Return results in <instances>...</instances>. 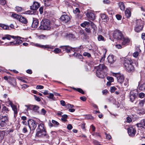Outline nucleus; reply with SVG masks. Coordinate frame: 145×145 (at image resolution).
I'll use <instances>...</instances> for the list:
<instances>
[{
  "label": "nucleus",
  "instance_id": "obj_1",
  "mask_svg": "<svg viewBox=\"0 0 145 145\" xmlns=\"http://www.w3.org/2000/svg\"><path fill=\"white\" fill-rule=\"evenodd\" d=\"M96 74L99 78H103L106 75L108 68L104 64H101L96 67Z\"/></svg>",
  "mask_w": 145,
  "mask_h": 145
},
{
  "label": "nucleus",
  "instance_id": "obj_2",
  "mask_svg": "<svg viewBox=\"0 0 145 145\" xmlns=\"http://www.w3.org/2000/svg\"><path fill=\"white\" fill-rule=\"evenodd\" d=\"M133 64V61L131 59H126L124 61V67L129 72L134 71L135 68Z\"/></svg>",
  "mask_w": 145,
  "mask_h": 145
},
{
  "label": "nucleus",
  "instance_id": "obj_3",
  "mask_svg": "<svg viewBox=\"0 0 145 145\" xmlns=\"http://www.w3.org/2000/svg\"><path fill=\"white\" fill-rule=\"evenodd\" d=\"M40 29L43 30H49L50 28V21L46 20L41 22V25L39 27Z\"/></svg>",
  "mask_w": 145,
  "mask_h": 145
},
{
  "label": "nucleus",
  "instance_id": "obj_4",
  "mask_svg": "<svg viewBox=\"0 0 145 145\" xmlns=\"http://www.w3.org/2000/svg\"><path fill=\"white\" fill-rule=\"evenodd\" d=\"M8 121V117L7 116H0V126L3 127H6Z\"/></svg>",
  "mask_w": 145,
  "mask_h": 145
},
{
  "label": "nucleus",
  "instance_id": "obj_5",
  "mask_svg": "<svg viewBox=\"0 0 145 145\" xmlns=\"http://www.w3.org/2000/svg\"><path fill=\"white\" fill-rule=\"evenodd\" d=\"M16 39L13 41L10 42L8 43H6L7 46H18L22 42V41L21 40L18 39L19 38L20 39V37H16Z\"/></svg>",
  "mask_w": 145,
  "mask_h": 145
},
{
  "label": "nucleus",
  "instance_id": "obj_6",
  "mask_svg": "<svg viewBox=\"0 0 145 145\" xmlns=\"http://www.w3.org/2000/svg\"><path fill=\"white\" fill-rule=\"evenodd\" d=\"M113 76L116 77L118 82L120 84L122 83L124 80L125 77L123 74L120 73H114Z\"/></svg>",
  "mask_w": 145,
  "mask_h": 145
},
{
  "label": "nucleus",
  "instance_id": "obj_7",
  "mask_svg": "<svg viewBox=\"0 0 145 145\" xmlns=\"http://www.w3.org/2000/svg\"><path fill=\"white\" fill-rule=\"evenodd\" d=\"M113 36L114 39L117 40H121L123 36L122 33L119 31L117 30L114 31Z\"/></svg>",
  "mask_w": 145,
  "mask_h": 145
},
{
  "label": "nucleus",
  "instance_id": "obj_8",
  "mask_svg": "<svg viewBox=\"0 0 145 145\" xmlns=\"http://www.w3.org/2000/svg\"><path fill=\"white\" fill-rule=\"evenodd\" d=\"M28 123L30 130L33 131L35 129L37 125L34 121L32 120H29Z\"/></svg>",
  "mask_w": 145,
  "mask_h": 145
},
{
  "label": "nucleus",
  "instance_id": "obj_9",
  "mask_svg": "<svg viewBox=\"0 0 145 145\" xmlns=\"http://www.w3.org/2000/svg\"><path fill=\"white\" fill-rule=\"evenodd\" d=\"M36 137L39 138H42L44 137L46 138L49 137L48 135L46 133V131H37L36 134Z\"/></svg>",
  "mask_w": 145,
  "mask_h": 145
},
{
  "label": "nucleus",
  "instance_id": "obj_10",
  "mask_svg": "<svg viewBox=\"0 0 145 145\" xmlns=\"http://www.w3.org/2000/svg\"><path fill=\"white\" fill-rule=\"evenodd\" d=\"M8 103L10 105V106L12 107L13 110L14 112V117L15 118L16 117L17 113L18 111L17 110L16 106L14 105L12 102L10 100H8Z\"/></svg>",
  "mask_w": 145,
  "mask_h": 145
},
{
  "label": "nucleus",
  "instance_id": "obj_11",
  "mask_svg": "<svg viewBox=\"0 0 145 145\" xmlns=\"http://www.w3.org/2000/svg\"><path fill=\"white\" fill-rule=\"evenodd\" d=\"M25 106L27 107V110H31L35 112H39L38 110L39 108V107L37 105H30L29 106H28L25 105Z\"/></svg>",
  "mask_w": 145,
  "mask_h": 145
},
{
  "label": "nucleus",
  "instance_id": "obj_12",
  "mask_svg": "<svg viewBox=\"0 0 145 145\" xmlns=\"http://www.w3.org/2000/svg\"><path fill=\"white\" fill-rule=\"evenodd\" d=\"M128 133L130 136L134 137L136 133V130L134 127H131L128 128Z\"/></svg>",
  "mask_w": 145,
  "mask_h": 145
},
{
  "label": "nucleus",
  "instance_id": "obj_13",
  "mask_svg": "<svg viewBox=\"0 0 145 145\" xmlns=\"http://www.w3.org/2000/svg\"><path fill=\"white\" fill-rule=\"evenodd\" d=\"M40 3L37 1H34L33 5L30 6V9L33 10H37L40 6Z\"/></svg>",
  "mask_w": 145,
  "mask_h": 145
},
{
  "label": "nucleus",
  "instance_id": "obj_14",
  "mask_svg": "<svg viewBox=\"0 0 145 145\" xmlns=\"http://www.w3.org/2000/svg\"><path fill=\"white\" fill-rule=\"evenodd\" d=\"M139 22V21H137V26L135 29V31L137 32H139L142 30L143 27V26L142 25V23H141L140 24V22Z\"/></svg>",
  "mask_w": 145,
  "mask_h": 145
},
{
  "label": "nucleus",
  "instance_id": "obj_15",
  "mask_svg": "<svg viewBox=\"0 0 145 145\" xmlns=\"http://www.w3.org/2000/svg\"><path fill=\"white\" fill-rule=\"evenodd\" d=\"M60 19L62 21L66 23L70 20L71 18L68 15L64 14L62 16Z\"/></svg>",
  "mask_w": 145,
  "mask_h": 145
},
{
  "label": "nucleus",
  "instance_id": "obj_16",
  "mask_svg": "<svg viewBox=\"0 0 145 145\" xmlns=\"http://www.w3.org/2000/svg\"><path fill=\"white\" fill-rule=\"evenodd\" d=\"M35 46L43 48H49L53 49L54 46L50 45H42L36 43L35 45Z\"/></svg>",
  "mask_w": 145,
  "mask_h": 145
},
{
  "label": "nucleus",
  "instance_id": "obj_17",
  "mask_svg": "<svg viewBox=\"0 0 145 145\" xmlns=\"http://www.w3.org/2000/svg\"><path fill=\"white\" fill-rule=\"evenodd\" d=\"M59 47L61 48L63 51L65 50L66 52L67 53H69L71 50H72L73 49L72 47L69 46H61Z\"/></svg>",
  "mask_w": 145,
  "mask_h": 145
},
{
  "label": "nucleus",
  "instance_id": "obj_18",
  "mask_svg": "<svg viewBox=\"0 0 145 145\" xmlns=\"http://www.w3.org/2000/svg\"><path fill=\"white\" fill-rule=\"evenodd\" d=\"M39 24V20L35 18H33L31 27L33 28H36L38 26Z\"/></svg>",
  "mask_w": 145,
  "mask_h": 145
},
{
  "label": "nucleus",
  "instance_id": "obj_19",
  "mask_svg": "<svg viewBox=\"0 0 145 145\" xmlns=\"http://www.w3.org/2000/svg\"><path fill=\"white\" fill-rule=\"evenodd\" d=\"M87 16L90 20H93L95 19V14L92 12H88L86 14Z\"/></svg>",
  "mask_w": 145,
  "mask_h": 145
},
{
  "label": "nucleus",
  "instance_id": "obj_20",
  "mask_svg": "<svg viewBox=\"0 0 145 145\" xmlns=\"http://www.w3.org/2000/svg\"><path fill=\"white\" fill-rule=\"evenodd\" d=\"M11 38L16 39V37L10 35H4V36L2 37V39L3 40H5L6 39L8 40H10Z\"/></svg>",
  "mask_w": 145,
  "mask_h": 145
},
{
  "label": "nucleus",
  "instance_id": "obj_21",
  "mask_svg": "<svg viewBox=\"0 0 145 145\" xmlns=\"http://www.w3.org/2000/svg\"><path fill=\"white\" fill-rule=\"evenodd\" d=\"M138 127H142L145 128V119L142 120L140 122L136 124Z\"/></svg>",
  "mask_w": 145,
  "mask_h": 145
},
{
  "label": "nucleus",
  "instance_id": "obj_22",
  "mask_svg": "<svg viewBox=\"0 0 145 145\" xmlns=\"http://www.w3.org/2000/svg\"><path fill=\"white\" fill-rule=\"evenodd\" d=\"M129 97L131 101L133 102L136 97V94L134 93L132 91H131Z\"/></svg>",
  "mask_w": 145,
  "mask_h": 145
},
{
  "label": "nucleus",
  "instance_id": "obj_23",
  "mask_svg": "<svg viewBox=\"0 0 145 145\" xmlns=\"http://www.w3.org/2000/svg\"><path fill=\"white\" fill-rule=\"evenodd\" d=\"M121 40H122V43L123 45L127 44L129 42L130 40L128 38L123 37V36Z\"/></svg>",
  "mask_w": 145,
  "mask_h": 145
},
{
  "label": "nucleus",
  "instance_id": "obj_24",
  "mask_svg": "<svg viewBox=\"0 0 145 145\" xmlns=\"http://www.w3.org/2000/svg\"><path fill=\"white\" fill-rule=\"evenodd\" d=\"M138 87L140 90L145 91V82L142 83H139Z\"/></svg>",
  "mask_w": 145,
  "mask_h": 145
},
{
  "label": "nucleus",
  "instance_id": "obj_25",
  "mask_svg": "<svg viewBox=\"0 0 145 145\" xmlns=\"http://www.w3.org/2000/svg\"><path fill=\"white\" fill-rule=\"evenodd\" d=\"M108 62L111 64L113 63L115 61L114 56L113 55H109L108 57Z\"/></svg>",
  "mask_w": 145,
  "mask_h": 145
},
{
  "label": "nucleus",
  "instance_id": "obj_26",
  "mask_svg": "<svg viewBox=\"0 0 145 145\" xmlns=\"http://www.w3.org/2000/svg\"><path fill=\"white\" fill-rule=\"evenodd\" d=\"M37 131H46L44 128V125L43 123H40L38 126Z\"/></svg>",
  "mask_w": 145,
  "mask_h": 145
},
{
  "label": "nucleus",
  "instance_id": "obj_27",
  "mask_svg": "<svg viewBox=\"0 0 145 145\" xmlns=\"http://www.w3.org/2000/svg\"><path fill=\"white\" fill-rule=\"evenodd\" d=\"M90 25V24L89 22L85 21L80 24V26L83 27H85L86 26H89Z\"/></svg>",
  "mask_w": 145,
  "mask_h": 145
},
{
  "label": "nucleus",
  "instance_id": "obj_28",
  "mask_svg": "<svg viewBox=\"0 0 145 145\" xmlns=\"http://www.w3.org/2000/svg\"><path fill=\"white\" fill-rule=\"evenodd\" d=\"M5 132L3 131H0V142H1L4 138Z\"/></svg>",
  "mask_w": 145,
  "mask_h": 145
},
{
  "label": "nucleus",
  "instance_id": "obj_29",
  "mask_svg": "<svg viewBox=\"0 0 145 145\" xmlns=\"http://www.w3.org/2000/svg\"><path fill=\"white\" fill-rule=\"evenodd\" d=\"M118 5L120 9L122 10H124L125 9V6L124 3L123 2H120L118 3Z\"/></svg>",
  "mask_w": 145,
  "mask_h": 145
},
{
  "label": "nucleus",
  "instance_id": "obj_30",
  "mask_svg": "<svg viewBox=\"0 0 145 145\" xmlns=\"http://www.w3.org/2000/svg\"><path fill=\"white\" fill-rule=\"evenodd\" d=\"M19 21L25 24H26L27 23V21L26 19L24 17L21 16Z\"/></svg>",
  "mask_w": 145,
  "mask_h": 145
},
{
  "label": "nucleus",
  "instance_id": "obj_31",
  "mask_svg": "<svg viewBox=\"0 0 145 145\" xmlns=\"http://www.w3.org/2000/svg\"><path fill=\"white\" fill-rule=\"evenodd\" d=\"M125 14L127 18H129L131 16V12L128 9H126L125 11Z\"/></svg>",
  "mask_w": 145,
  "mask_h": 145
},
{
  "label": "nucleus",
  "instance_id": "obj_32",
  "mask_svg": "<svg viewBox=\"0 0 145 145\" xmlns=\"http://www.w3.org/2000/svg\"><path fill=\"white\" fill-rule=\"evenodd\" d=\"M101 18L103 20V22H106L107 20V16L104 14H102L101 15Z\"/></svg>",
  "mask_w": 145,
  "mask_h": 145
},
{
  "label": "nucleus",
  "instance_id": "obj_33",
  "mask_svg": "<svg viewBox=\"0 0 145 145\" xmlns=\"http://www.w3.org/2000/svg\"><path fill=\"white\" fill-rule=\"evenodd\" d=\"M12 16L14 18L18 20H19L20 18H21V16L18 14H12Z\"/></svg>",
  "mask_w": 145,
  "mask_h": 145
},
{
  "label": "nucleus",
  "instance_id": "obj_34",
  "mask_svg": "<svg viewBox=\"0 0 145 145\" xmlns=\"http://www.w3.org/2000/svg\"><path fill=\"white\" fill-rule=\"evenodd\" d=\"M62 118L61 119V120L65 122L67 121V118L68 116L66 114H64L61 116Z\"/></svg>",
  "mask_w": 145,
  "mask_h": 145
},
{
  "label": "nucleus",
  "instance_id": "obj_35",
  "mask_svg": "<svg viewBox=\"0 0 145 145\" xmlns=\"http://www.w3.org/2000/svg\"><path fill=\"white\" fill-rule=\"evenodd\" d=\"M97 39L99 41H105V38L102 35H99L97 37Z\"/></svg>",
  "mask_w": 145,
  "mask_h": 145
},
{
  "label": "nucleus",
  "instance_id": "obj_36",
  "mask_svg": "<svg viewBox=\"0 0 145 145\" xmlns=\"http://www.w3.org/2000/svg\"><path fill=\"white\" fill-rule=\"evenodd\" d=\"M0 27L4 29H9V28L8 26L1 24H0Z\"/></svg>",
  "mask_w": 145,
  "mask_h": 145
},
{
  "label": "nucleus",
  "instance_id": "obj_37",
  "mask_svg": "<svg viewBox=\"0 0 145 145\" xmlns=\"http://www.w3.org/2000/svg\"><path fill=\"white\" fill-rule=\"evenodd\" d=\"M15 10L18 12H21L22 11V8L21 7H16L15 8Z\"/></svg>",
  "mask_w": 145,
  "mask_h": 145
},
{
  "label": "nucleus",
  "instance_id": "obj_38",
  "mask_svg": "<svg viewBox=\"0 0 145 145\" xmlns=\"http://www.w3.org/2000/svg\"><path fill=\"white\" fill-rule=\"evenodd\" d=\"M72 89L74 90H76L77 91H78L79 92L81 93L82 94H84V92L83 91V90L80 88H77L76 89L74 87H73Z\"/></svg>",
  "mask_w": 145,
  "mask_h": 145
},
{
  "label": "nucleus",
  "instance_id": "obj_39",
  "mask_svg": "<svg viewBox=\"0 0 145 145\" xmlns=\"http://www.w3.org/2000/svg\"><path fill=\"white\" fill-rule=\"evenodd\" d=\"M73 55V56H75L76 57L80 59L82 57V56L80 54L76 53H74Z\"/></svg>",
  "mask_w": 145,
  "mask_h": 145
},
{
  "label": "nucleus",
  "instance_id": "obj_40",
  "mask_svg": "<svg viewBox=\"0 0 145 145\" xmlns=\"http://www.w3.org/2000/svg\"><path fill=\"white\" fill-rule=\"evenodd\" d=\"M52 123H53L54 126L55 127H57L59 125L58 122L54 120H52Z\"/></svg>",
  "mask_w": 145,
  "mask_h": 145
},
{
  "label": "nucleus",
  "instance_id": "obj_41",
  "mask_svg": "<svg viewBox=\"0 0 145 145\" xmlns=\"http://www.w3.org/2000/svg\"><path fill=\"white\" fill-rule=\"evenodd\" d=\"M8 111L9 110L8 108L6 106H4L2 108V112H4V113L6 112V113H7Z\"/></svg>",
  "mask_w": 145,
  "mask_h": 145
},
{
  "label": "nucleus",
  "instance_id": "obj_42",
  "mask_svg": "<svg viewBox=\"0 0 145 145\" xmlns=\"http://www.w3.org/2000/svg\"><path fill=\"white\" fill-rule=\"evenodd\" d=\"M33 13L34 12L33 11L29 10L25 12L24 14H33Z\"/></svg>",
  "mask_w": 145,
  "mask_h": 145
},
{
  "label": "nucleus",
  "instance_id": "obj_43",
  "mask_svg": "<svg viewBox=\"0 0 145 145\" xmlns=\"http://www.w3.org/2000/svg\"><path fill=\"white\" fill-rule=\"evenodd\" d=\"M67 37L70 39H73L74 38V35L72 34H69L67 35Z\"/></svg>",
  "mask_w": 145,
  "mask_h": 145
},
{
  "label": "nucleus",
  "instance_id": "obj_44",
  "mask_svg": "<svg viewBox=\"0 0 145 145\" xmlns=\"http://www.w3.org/2000/svg\"><path fill=\"white\" fill-rule=\"evenodd\" d=\"M83 55L84 56H87L88 57H91V54L88 52H85L84 53Z\"/></svg>",
  "mask_w": 145,
  "mask_h": 145
},
{
  "label": "nucleus",
  "instance_id": "obj_45",
  "mask_svg": "<svg viewBox=\"0 0 145 145\" xmlns=\"http://www.w3.org/2000/svg\"><path fill=\"white\" fill-rule=\"evenodd\" d=\"M144 104V101L143 100H141L138 103V106H142Z\"/></svg>",
  "mask_w": 145,
  "mask_h": 145
},
{
  "label": "nucleus",
  "instance_id": "obj_46",
  "mask_svg": "<svg viewBox=\"0 0 145 145\" xmlns=\"http://www.w3.org/2000/svg\"><path fill=\"white\" fill-rule=\"evenodd\" d=\"M56 54H58L61 51V50L58 48H55L53 51Z\"/></svg>",
  "mask_w": 145,
  "mask_h": 145
},
{
  "label": "nucleus",
  "instance_id": "obj_47",
  "mask_svg": "<svg viewBox=\"0 0 145 145\" xmlns=\"http://www.w3.org/2000/svg\"><path fill=\"white\" fill-rule=\"evenodd\" d=\"M33 96L35 97V99L36 101L38 102H39L40 101V99L39 97L35 95H34Z\"/></svg>",
  "mask_w": 145,
  "mask_h": 145
},
{
  "label": "nucleus",
  "instance_id": "obj_48",
  "mask_svg": "<svg viewBox=\"0 0 145 145\" xmlns=\"http://www.w3.org/2000/svg\"><path fill=\"white\" fill-rule=\"evenodd\" d=\"M107 79L109 81L112 82H113L114 79L113 77L110 76H108L107 78Z\"/></svg>",
  "mask_w": 145,
  "mask_h": 145
},
{
  "label": "nucleus",
  "instance_id": "obj_49",
  "mask_svg": "<svg viewBox=\"0 0 145 145\" xmlns=\"http://www.w3.org/2000/svg\"><path fill=\"white\" fill-rule=\"evenodd\" d=\"M110 91L112 93H113L114 92V91L116 90V88L114 86L111 87H110Z\"/></svg>",
  "mask_w": 145,
  "mask_h": 145
},
{
  "label": "nucleus",
  "instance_id": "obj_50",
  "mask_svg": "<svg viewBox=\"0 0 145 145\" xmlns=\"http://www.w3.org/2000/svg\"><path fill=\"white\" fill-rule=\"evenodd\" d=\"M46 112V111L44 108H42L41 111V114L43 115H45Z\"/></svg>",
  "mask_w": 145,
  "mask_h": 145
},
{
  "label": "nucleus",
  "instance_id": "obj_51",
  "mask_svg": "<svg viewBox=\"0 0 145 145\" xmlns=\"http://www.w3.org/2000/svg\"><path fill=\"white\" fill-rule=\"evenodd\" d=\"M139 55V53L138 52H136L133 53V56L135 57H137Z\"/></svg>",
  "mask_w": 145,
  "mask_h": 145
},
{
  "label": "nucleus",
  "instance_id": "obj_52",
  "mask_svg": "<svg viewBox=\"0 0 145 145\" xmlns=\"http://www.w3.org/2000/svg\"><path fill=\"white\" fill-rule=\"evenodd\" d=\"M39 37L40 39H44V38H47V36L43 35H41L39 36Z\"/></svg>",
  "mask_w": 145,
  "mask_h": 145
},
{
  "label": "nucleus",
  "instance_id": "obj_53",
  "mask_svg": "<svg viewBox=\"0 0 145 145\" xmlns=\"http://www.w3.org/2000/svg\"><path fill=\"white\" fill-rule=\"evenodd\" d=\"M0 3L1 5H4L6 4V1L5 0H0Z\"/></svg>",
  "mask_w": 145,
  "mask_h": 145
},
{
  "label": "nucleus",
  "instance_id": "obj_54",
  "mask_svg": "<svg viewBox=\"0 0 145 145\" xmlns=\"http://www.w3.org/2000/svg\"><path fill=\"white\" fill-rule=\"evenodd\" d=\"M145 96V94L142 92L140 93L139 94V96L140 98H143Z\"/></svg>",
  "mask_w": 145,
  "mask_h": 145
},
{
  "label": "nucleus",
  "instance_id": "obj_55",
  "mask_svg": "<svg viewBox=\"0 0 145 145\" xmlns=\"http://www.w3.org/2000/svg\"><path fill=\"white\" fill-rule=\"evenodd\" d=\"M54 97V95L52 93H50L49 96H47V97L48 98L51 99H54L53 97Z\"/></svg>",
  "mask_w": 145,
  "mask_h": 145
},
{
  "label": "nucleus",
  "instance_id": "obj_56",
  "mask_svg": "<svg viewBox=\"0 0 145 145\" xmlns=\"http://www.w3.org/2000/svg\"><path fill=\"white\" fill-rule=\"evenodd\" d=\"M44 4L46 6H49L50 5V3L48 1H46L44 2Z\"/></svg>",
  "mask_w": 145,
  "mask_h": 145
},
{
  "label": "nucleus",
  "instance_id": "obj_57",
  "mask_svg": "<svg viewBox=\"0 0 145 145\" xmlns=\"http://www.w3.org/2000/svg\"><path fill=\"white\" fill-rule=\"evenodd\" d=\"M44 88V87L42 86L39 85H37L36 87V89H43Z\"/></svg>",
  "mask_w": 145,
  "mask_h": 145
},
{
  "label": "nucleus",
  "instance_id": "obj_58",
  "mask_svg": "<svg viewBox=\"0 0 145 145\" xmlns=\"http://www.w3.org/2000/svg\"><path fill=\"white\" fill-rule=\"evenodd\" d=\"M93 143L95 145H102L97 141L95 140L93 141Z\"/></svg>",
  "mask_w": 145,
  "mask_h": 145
},
{
  "label": "nucleus",
  "instance_id": "obj_59",
  "mask_svg": "<svg viewBox=\"0 0 145 145\" xmlns=\"http://www.w3.org/2000/svg\"><path fill=\"white\" fill-rule=\"evenodd\" d=\"M132 121L131 119L129 117H127V118L126 121L128 123H130Z\"/></svg>",
  "mask_w": 145,
  "mask_h": 145
},
{
  "label": "nucleus",
  "instance_id": "obj_60",
  "mask_svg": "<svg viewBox=\"0 0 145 145\" xmlns=\"http://www.w3.org/2000/svg\"><path fill=\"white\" fill-rule=\"evenodd\" d=\"M43 7H41L39 9V11L40 12V14H42L43 12Z\"/></svg>",
  "mask_w": 145,
  "mask_h": 145
},
{
  "label": "nucleus",
  "instance_id": "obj_61",
  "mask_svg": "<svg viewBox=\"0 0 145 145\" xmlns=\"http://www.w3.org/2000/svg\"><path fill=\"white\" fill-rule=\"evenodd\" d=\"M117 19L118 20H121V16L119 14H117L116 15Z\"/></svg>",
  "mask_w": 145,
  "mask_h": 145
},
{
  "label": "nucleus",
  "instance_id": "obj_62",
  "mask_svg": "<svg viewBox=\"0 0 145 145\" xmlns=\"http://www.w3.org/2000/svg\"><path fill=\"white\" fill-rule=\"evenodd\" d=\"M66 106L67 107H68V108H73L74 107V106L73 105H71L69 104H68L66 105Z\"/></svg>",
  "mask_w": 145,
  "mask_h": 145
},
{
  "label": "nucleus",
  "instance_id": "obj_63",
  "mask_svg": "<svg viewBox=\"0 0 145 145\" xmlns=\"http://www.w3.org/2000/svg\"><path fill=\"white\" fill-rule=\"evenodd\" d=\"M67 128L68 129L70 130L72 129V127L71 124H69L67 126Z\"/></svg>",
  "mask_w": 145,
  "mask_h": 145
},
{
  "label": "nucleus",
  "instance_id": "obj_64",
  "mask_svg": "<svg viewBox=\"0 0 145 145\" xmlns=\"http://www.w3.org/2000/svg\"><path fill=\"white\" fill-rule=\"evenodd\" d=\"M86 31L88 33H91V30L90 28H86L85 29Z\"/></svg>",
  "mask_w": 145,
  "mask_h": 145
}]
</instances>
